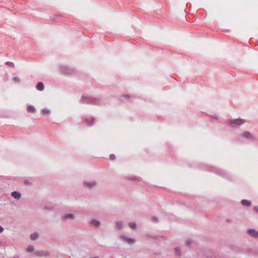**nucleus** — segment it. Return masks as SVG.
I'll list each match as a JSON object with an SVG mask.
<instances>
[{
    "label": "nucleus",
    "mask_w": 258,
    "mask_h": 258,
    "mask_svg": "<svg viewBox=\"0 0 258 258\" xmlns=\"http://www.w3.org/2000/svg\"><path fill=\"white\" fill-rule=\"evenodd\" d=\"M244 123V120L242 119H235L231 120L230 122V124L232 126L233 124L241 125Z\"/></svg>",
    "instance_id": "nucleus-1"
},
{
    "label": "nucleus",
    "mask_w": 258,
    "mask_h": 258,
    "mask_svg": "<svg viewBox=\"0 0 258 258\" xmlns=\"http://www.w3.org/2000/svg\"><path fill=\"white\" fill-rule=\"evenodd\" d=\"M248 233L251 236L254 237H258V232L256 231L253 229H249L247 231Z\"/></svg>",
    "instance_id": "nucleus-2"
},
{
    "label": "nucleus",
    "mask_w": 258,
    "mask_h": 258,
    "mask_svg": "<svg viewBox=\"0 0 258 258\" xmlns=\"http://www.w3.org/2000/svg\"><path fill=\"white\" fill-rule=\"evenodd\" d=\"M241 135L242 136H243L244 137L246 138H247V139H251L253 138V136L251 135V134L248 132H245L243 133H242L241 134Z\"/></svg>",
    "instance_id": "nucleus-3"
},
{
    "label": "nucleus",
    "mask_w": 258,
    "mask_h": 258,
    "mask_svg": "<svg viewBox=\"0 0 258 258\" xmlns=\"http://www.w3.org/2000/svg\"><path fill=\"white\" fill-rule=\"evenodd\" d=\"M11 195L14 198H15L16 199H19L21 197V194L17 191H13L12 192Z\"/></svg>",
    "instance_id": "nucleus-4"
},
{
    "label": "nucleus",
    "mask_w": 258,
    "mask_h": 258,
    "mask_svg": "<svg viewBox=\"0 0 258 258\" xmlns=\"http://www.w3.org/2000/svg\"><path fill=\"white\" fill-rule=\"evenodd\" d=\"M36 88L38 90L42 91L44 89V85L41 82H39L36 85Z\"/></svg>",
    "instance_id": "nucleus-5"
},
{
    "label": "nucleus",
    "mask_w": 258,
    "mask_h": 258,
    "mask_svg": "<svg viewBox=\"0 0 258 258\" xmlns=\"http://www.w3.org/2000/svg\"><path fill=\"white\" fill-rule=\"evenodd\" d=\"M122 239L123 240L125 241V242H128V243H130V244H132V243H134L135 242V240L133 239H132V238H127V237H122Z\"/></svg>",
    "instance_id": "nucleus-6"
},
{
    "label": "nucleus",
    "mask_w": 258,
    "mask_h": 258,
    "mask_svg": "<svg viewBox=\"0 0 258 258\" xmlns=\"http://www.w3.org/2000/svg\"><path fill=\"white\" fill-rule=\"evenodd\" d=\"M27 110L28 112L33 113L35 111L34 107L32 105H29L27 108Z\"/></svg>",
    "instance_id": "nucleus-7"
},
{
    "label": "nucleus",
    "mask_w": 258,
    "mask_h": 258,
    "mask_svg": "<svg viewBox=\"0 0 258 258\" xmlns=\"http://www.w3.org/2000/svg\"><path fill=\"white\" fill-rule=\"evenodd\" d=\"M241 204L243 206H248V207L250 206V205H251L249 201H247L246 200H242L241 201Z\"/></svg>",
    "instance_id": "nucleus-8"
},
{
    "label": "nucleus",
    "mask_w": 258,
    "mask_h": 258,
    "mask_svg": "<svg viewBox=\"0 0 258 258\" xmlns=\"http://www.w3.org/2000/svg\"><path fill=\"white\" fill-rule=\"evenodd\" d=\"M41 112L44 115H48L50 113V111L47 108H44L41 110Z\"/></svg>",
    "instance_id": "nucleus-9"
},
{
    "label": "nucleus",
    "mask_w": 258,
    "mask_h": 258,
    "mask_svg": "<svg viewBox=\"0 0 258 258\" xmlns=\"http://www.w3.org/2000/svg\"><path fill=\"white\" fill-rule=\"evenodd\" d=\"M38 237V234L37 233H34L30 235V238L32 240H35Z\"/></svg>",
    "instance_id": "nucleus-10"
},
{
    "label": "nucleus",
    "mask_w": 258,
    "mask_h": 258,
    "mask_svg": "<svg viewBox=\"0 0 258 258\" xmlns=\"http://www.w3.org/2000/svg\"><path fill=\"white\" fill-rule=\"evenodd\" d=\"M95 184V183L94 182H85L84 185H85L87 186L88 187H92L94 186Z\"/></svg>",
    "instance_id": "nucleus-11"
},
{
    "label": "nucleus",
    "mask_w": 258,
    "mask_h": 258,
    "mask_svg": "<svg viewBox=\"0 0 258 258\" xmlns=\"http://www.w3.org/2000/svg\"><path fill=\"white\" fill-rule=\"evenodd\" d=\"M91 224H92L93 225L96 226H98L99 225V222L97 221V220H92L91 221Z\"/></svg>",
    "instance_id": "nucleus-12"
},
{
    "label": "nucleus",
    "mask_w": 258,
    "mask_h": 258,
    "mask_svg": "<svg viewBox=\"0 0 258 258\" xmlns=\"http://www.w3.org/2000/svg\"><path fill=\"white\" fill-rule=\"evenodd\" d=\"M34 250V247L32 245H30L28 247L26 250L27 252H31V251H33Z\"/></svg>",
    "instance_id": "nucleus-13"
},
{
    "label": "nucleus",
    "mask_w": 258,
    "mask_h": 258,
    "mask_svg": "<svg viewBox=\"0 0 258 258\" xmlns=\"http://www.w3.org/2000/svg\"><path fill=\"white\" fill-rule=\"evenodd\" d=\"M116 226L118 228H121L123 226V223L121 221L116 222Z\"/></svg>",
    "instance_id": "nucleus-14"
},
{
    "label": "nucleus",
    "mask_w": 258,
    "mask_h": 258,
    "mask_svg": "<svg viewBox=\"0 0 258 258\" xmlns=\"http://www.w3.org/2000/svg\"><path fill=\"white\" fill-rule=\"evenodd\" d=\"M129 226L132 229H135L136 227V224L133 222H130L129 224Z\"/></svg>",
    "instance_id": "nucleus-15"
},
{
    "label": "nucleus",
    "mask_w": 258,
    "mask_h": 258,
    "mask_svg": "<svg viewBox=\"0 0 258 258\" xmlns=\"http://www.w3.org/2000/svg\"><path fill=\"white\" fill-rule=\"evenodd\" d=\"M6 64L8 65V66H11L12 67H15V65H14V63L12 62H11V61H7L6 62Z\"/></svg>",
    "instance_id": "nucleus-16"
},
{
    "label": "nucleus",
    "mask_w": 258,
    "mask_h": 258,
    "mask_svg": "<svg viewBox=\"0 0 258 258\" xmlns=\"http://www.w3.org/2000/svg\"><path fill=\"white\" fill-rule=\"evenodd\" d=\"M13 81L15 82H19L20 81V79L18 77H15L13 78Z\"/></svg>",
    "instance_id": "nucleus-17"
},
{
    "label": "nucleus",
    "mask_w": 258,
    "mask_h": 258,
    "mask_svg": "<svg viewBox=\"0 0 258 258\" xmlns=\"http://www.w3.org/2000/svg\"><path fill=\"white\" fill-rule=\"evenodd\" d=\"M73 217V215L70 214H67L64 216V218L65 219L68 218H72Z\"/></svg>",
    "instance_id": "nucleus-18"
},
{
    "label": "nucleus",
    "mask_w": 258,
    "mask_h": 258,
    "mask_svg": "<svg viewBox=\"0 0 258 258\" xmlns=\"http://www.w3.org/2000/svg\"><path fill=\"white\" fill-rule=\"evenodd\" d=\"M115 159V156L113 154H111L110 155V159L111 160H114Z\"/></svg>",
    "instance_id": "nucleus-19"
},
{
    "label": "nucleus",
    "mask_w": 258,
    "mask_h": 258,
    "mask_svg": "<svg viewBox=\"0 0 258 258\" xmlns=\"http://www.w3.org/2000/svg\"><path fill=\"white\" fill-rule=\"evenodd\" d=\"M175 251L177 254L179 253L180 250L178 248H176Z\"/></svg>",
    "instance_id": "nucleus-20"
},
{
    "label": "nucleus",
    "mask_w": 258,
    "mask_h": 258,
    "mask_svg": "<svg viewBox=\"0 0 258 258\" xmlns=\"http://www.w3.org/2000/svg\"><path fill=\"white\" fill-rule=\"evenodd\" d=\"M254 210L256 212H258V206L257 207H255L254 208Z\"/></svg>",
    "instance_id": "nucleus-21"
},
{
    "label": "nucleus",
    "mask_w": 258,
    "mask_h": 258,
    "mask_svg": "<svg viewBox=\"0 0 258 258\" xmlns=\"http://www.w3.org/2000/svg\"><path fill=\"white\" fill-rule=\"evenodd\" d=\"M3 230H4L2 226H0V233L3 232Z\"/></svg>",
    "instance_id": "nucleus-22"
},
{
    "label": "nucleus",
    "mask_w": 258,
    "mask_h": 258,
    "mask_svg": "<svg viewBox=\"0 0 258 258\" xmlns=\"http://www.w3.org/2000/svg\"><path fill=\"white\" fill-rule=\"evenodd\" d=\"M123 96L126 98H130V96L127 94H125L123 95Z\"/></svg>",
    "instance_id": "nucleus-23"
}]
</instances>
